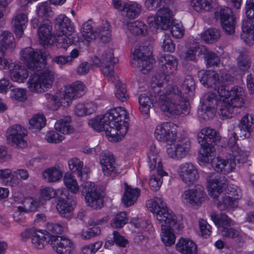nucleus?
Masks as SVG:
<instances>
[{
  "label": "nucleus",
  "mask_w": 254,
  "mask_h": 254,
  "mask_svg": "<svg viewBox=\"0 0 254 254\" xmlns=\"http://www.w3.org/2000/svg\"><path fill=\"white\" fill-rule=\"evenodd\" d=\"M127 116L124 108L118 107L111 109L104 115L90 119L88 125L98 131H106L107 135L112 138H121L128 130L127 123L124 121Z\"/></svg>",
  "instance_id": "nucleus-1"
},
{
  "label": "nucleus",
  "mask_w": 254,
  "mask_h": 254,
  "mask_svg": "<svg viewBox=\"0 0 254 254\" xmlns=\"http://www.w3.org/2000/svg\"><path fill=\"white\" fill-rule=\"evenodd\" d=\"M146 205L148 209L153 213L156 219L162 224V242L166 246H172L175 242L173 228L176 227L177 224V216L172 210L168 209L161 197H155L148 200Z\"/></svg>",
  "instance_id": "nucleus-2"
},
{
  "label": "nucleus",
  "mask_w": 254,
  "mask_h": 254,
  "mask_svg": "<svg viewBox=\"0 0 254 254\" xmlns=\"http://www.w3.org/2000/svg\"><path fill=\"white\" fill-rule=\"evenodd\" d=\"M182 97L178 87L171 85L162 87L158 100V106L169 117L176 118L182 114L187 115L190 111L188 98Z\"/></svg>",
  "instance_id": "nucleus-3"
},
{
  "label": "nucleus",
  "mask_w": 254,
  "mask_h": 254,
  "mask_svg": "<svg viewBox=\"0 0 254 254\" xmlns=\"http://www.w3.org/2000/svg\"><path fill=\"white\" fill-rule=\"evenodd\" d=\"M236 133L233 132L230 137L228 145L232 153L230 158L222 159L219 157L214 158L211 161V166L214 170L219 173L224 174L233 171L236 165L235 160L239 163H244L248 158L247 152L241 149L236 143Z\"/></svg>",
  "instance_id": "nucleus-4"
},
{
  "label": "nucleus",
  "mask_w": 254,
  "mask_h": 254,
  "mask_svg": "<svg viewBox=\"0 0 254 254\" xmlns=\"http://www.w3.org/2000/svg\"><path fill=\"white\" fill-rule=\"evenodd\" d=\"M170 3V0H162L158 6L162 7L158 10L155 17H148V23L151 27L164 30L171 26V33L172 36L181 38L184 34L183 26L180 23L172 24V12L169 7Z\"/></svg>",
  "instance_id": "nucleus-5"
},
{
  "label": "nucleus",
  "mask_w": 254,
  "mask_h": 254,
  "mask_svg": "<svg viewBox=\"0 0 254 254\" xmlns=\"http://www.w3.org/2000/svg\"><path fill=\"white\" fill-rule=\"evenodd\" d=\"M246 94L243 89L235 86L230 90L227 100L224 101L221 109L222 117L224 118H231L237 115L239 109L245 104Z\"/></svg>",
  "instance_id": "nucleus-6"
},
{
  "label": "nucleus",
  "mask_w": 254,
  "mask_h": 254,
  "mask_svg": "<svg viewBox=\"0 0 254 254\" xmlns=\"http://www.w3.org/2000/svg\"><path fill=\"white\" fill-rule=\"evenodd\" d=\"M224 101H225L220 98L215 92L206 93L200 101L201 108L198 110L199 117L205 121L212 119L218 109L222 116L221 109L223 108L222 104Z\"/></svg>",
  "instance_id": "nucleus-7"
},
{
  "label": "nucleus",
  "mask_w": 254,
  "mask_h": 254,
  "mask_svg": "<svg viewBox=\"0 0 254 254\" xmlns=\"http://www.w3.org/2000/svg\"><path fill=\"white\" fill-rule=\"evenodd\" d=\"M91 62L92 65L100 67L104 76L110 79H112L113 76L116 75L114 67L118 60L114 57L112 49L105 48L100 55V57L94 56L91 58Z\"/></svg>",
  "instance_id": "nucleus-8"
},
{
  "label": "nucleus",
  "mask_w": 254,
  "mask_h": 254,
  "mask_svg": "<svg viewBox=\"0 0 254 254\" xmlns=\"http://www.w3.org/2000/svg\"><path fill=\"white\" fill-rule=\"evenodd\" d=\"M55 78L53 72L46 69L40 75L33 74L30 76L28 82V88L32 92H44L52 87Z\"/></svg>",
  "instance_id": "nucleus-9"
},
{
  "label": "nucleus",
  "mask_w": 254,
  "mask_h": 254,
  "mask_svg": "<svg viewBox=\"0 0 254 254\" xmlns=\"http://www.w3.org/2000/svg\"><path fill=\"white\" fill-rule=\"evenodd\" d=\"M81 191L87 206L94 209L101 208L104 204L103 196L94 183L86 181L81 185Z\"/></svg>",
  "instance_id": "nucleus-10"
},
{
  "label": "nucleus",
  "mask_w": 254,
  "mask_h": 254,
  "mask_svg": "<svg viewBox=\"0 0 254 254\" xmlns=\"http://www.w3.org/2000/svg\"><path fill=\"white\" fill-rule=\"evenodd\" d=\"M161 85L159 83L155 86L152 84L149 95L142 94L138 97L139 110L145 119L149 117L150 109L152 106H158V100L162 87Z\"/></svg>",
  "instance_id": "nucleus-11"
},
{
  "label": "nucleus",
  "mask_w": 254,
  "mask_h": 254,
  "mask_svg": "<svg viewBox=\"0 0 254 254\" xmlns=\"http://www.w3.org/2000/svg\"><path fill=\"white\" fill-rule=\"evenodd\" d=\"M21 57L28 68L35 71L44 69L45 67V60L40 52L27 47L21 52Z\"/></svg>",
  "instance_id": "nucleus-12"
},
{
  "label": "nucleus",
  "mask_w": 254,
  "mask_h": 254,
  "mask_svg": "<svg viewBox=\"0 0 254 254\" xmlns=\"http://www.w3.org/2000/svg\"><path fill=\"white\" fill-rule=\"evenodd\" d=\"M215 16L219 20L225 32L229 34H233L236 26V18L232 9L228 7H221L215 12Z\"/></svg>",
  "instance_id": "nucleus-13"
},
{
  "label": "nucleus",
  "mask_w": 254,
  "mask_h": 254,
  "mask_svg": "<svg viewBox=\"0 0 254 254\" xmlns=\"http://www.w3.org/2000/svg\"><path fill=\"white\" fill-rule=\"evenodd\" d=\"M21 236L23 240L25 241L31 238L33 246L38 249H42L46 244H50L52 237V235L50 233L45 234L34 228L26 229L21 233Z\"/></svg>",
  "instance_id": "nucleus-14"
},
{
  "label": "nucleus",
  "mask_w": 254,
  "mask_h": 254,
  "mask_svg": "<svg viewBox=\"0 0 254 254\" xmlns=\"http://www.w3.org/2000/svg\"><path fill=\"white\" fill-rule=\"evenodd\" d=\"M85 92V86L83 82L76 81L65 87L64 92L61 95L60 103L64 107L68 106L73 99L82 97Z\"/></svg>",
  "instance_id": "nucleus-15"
},
{
  "label": "nucleus",
  "mask_w": 254,
  "mask_h": 254,
  "mask_svg": "<svg viewBox=\"0 0 254 254\" xmlns=\"http://www.w3.org/2000/svg\"><path fill=\"white\" fill-rule=\"evenodd\" d=\"M191 148V143L187 137L178 139L167 149L168 155L173 159L180 160L189 154Z\"/></svg>",
  "instance_id": "nucleus-16"
},
{
  "label": "nucleus",
  "mask_w": 254,
  "mask_h": 254,
  "mask_svg": "<svg viewBox=\"0 0 254 254\" xmlns=\"http://www.w3.org/2000/svg\"><path fill=\"white\" fill-rule=\"evenodd\" d=\"M100 163L104 175L112 178L121 173V169L116 164L115 158L111 153L103 151L100 156Z\"/></svg>",
  "instance_id": "nucleus-17"
},
{
  "label": "nucleus",
  "mask_w": 254,
  "mask_h": 254,
  "mask_svg": "<svg viewBox=\"0 0 254 254\" xmlns=\"http://www.w3.org/2000/svg\"><path fill=\"white\" fill-rule=\"evenodd\" d=\"M176 134L175 126L170 122H163L158 124L154 131V136L157 140L168 143L175 141Z\"/></svg>",
  "instance_id": "nucleus-18"
},
{
  "label": "nucleus",
  "mask_w": 254,
  "mask_h": 254,
  "mask_svg": "<svg viewBox=\"0 0 254 254\" xmlns=\"http://www.w3.org/2000/svg\"><path fill=\"white\" fill-rule=\"evenodd\" d=\"M26 135V130L19 125H14L7 130V141L10 145L19 148H24L27 145L23 137Z\"/></svg>",
  "instance_id": "nucleus-19"
},
{
  "label": "nucleus",
  "mask_w": 254,
  "mask_h": 254,
  "mask_svg": "<svg viewBox=\"0 0 254 254\" xmlns=\"http://www.w3.org/2000/svg\"><path fill=\"white\" fill-rule=\"evenodd\" d=\"M206 179L209 195L214 198L217 197L227 185L226 178L224 176L209 173L207 174Z\"/></svg>",
  "instance_id": "nucleus-20"
},
{
  "label": "nucleus",
  "mask_w": 254,
  "mask_h": 254,
  "mask_svg": "<svg viewBox=\"0 0 254 254\" xmlns=\"http://www.w3.org/2000/svg\"><path fill=\"white\" fill-rule=\"evenodd\" d=\"M205 195L204 188L197 185L192 189L185 190L182 198L186 203L192 206H198L204 201Z\"/></svg>",
  "instance_id": "nucleus-21"
},
{
  "label": "nucleus",
  "mask_w": 254,
  "mask_h": 254,
  "mask_svg": "<svg viewBox=\"0 0 254 254\" xmlns=\"http://www.w3.org/2000/svg\"><path fill=\"white\" fill-rule=\"evenodd\" d=\"M178 173L181 180L188 185L193 184L199 178L196 168L190 162L182 163L179 166Z\"/></svg>",
  "instance_id": "nucleus-22"
},
{
  "label": "nucleus",
  "mask_w": 254,
  "mask_h": 254,
  "mask_svg": "<svg viewBox=\"0 0 254 254\" xmlns=\"http://www.w3.org/2000/svg\"><path fill=\"white\" fill-rule=\"evenodd\" d=\"M50 244L58 254H70L73 248L70 240L58 235H52Z\"/></svg>",
  "instance_id": "nucleus-23"
},
{
  "label": "nucleus",
  "mask_w": 254,
  "mask_h": 254,
  "mask_svg": "<svg viewBox=\"0 0 254 254\" xmlns=\"http://www.w3.org/2000/svg\"><path fill=\"white\" fill-rule=\"evenodd\" d=\"M159 64L160 70L165 75H170L177 70V61L171 55H167L161 57L159 60Z\"/></svg>",
  "instance_id": "nucleus-24"
},
{
  "label": "nucleus",
  "mask_w": 254,
  "mask_h": 254,
  "mask_svg": "<svg viewBox=\"0 0 254 254\" xmlns=\"http://www.w3.org/2000/svg\"><path fill=\"white\" fill-rule=\"evenodd\" d=\"M238 127L240 137L249 138L254 129V116L248 114L245 115L240 120Z\"/></svg>",
  "instance_id": "nucleus-25"
},
{
  "label": "nucleus",
  "mask_w": 254,
  "mask_h": 254,
  "mask_svg": "<svg viewBox=\"0 0 254 254\" xmlns=\"http://www.w3.org/2000/svg\"><path fill=\"white\" fill-rule=\"evenodd\" d=\"M233 77L230 74L223 73L221 76V79L215 86L214 89L217 91L218 96L224 98L222 100H227L230 93L228 85L233 81Z\"/></svg>",
  "instance_id": "nucleus-26"
},
{
  "label": "nucleus",
  "mask_w": 254,
  "mask_h": 254,
  "mask_svg": "<svg viewBox=\"0 0 254 254\" xmlns=\"http://www.w3.org/2000/svg\"><path fill=\"white\" fill-rule=\"evenodd\" d=\"M254 19H246L243 21L242 25L241 39L249 46L254 44Z\"/></svg>",
  "instance_id": "nucleus-27"
},
{
  "label": "nucleus",
  "mask_w": 254,
  "mask_h": 254,
  "mask_svg": "<svg viewBox=\"0 0 254 254\" xmlns=\"http://www.w3.org/2000/svg\"><path fill=\"white\" fill-rule=\"evenodd\" d=\"M198 141L205 143H217L220 140V136L218 132L210 127L202 128L197 135Z\"/></svg>",
  "instance_id": "nucleus-28"
},
{
  "label": "nucleus",
  "mask_w": 254,
  "mask_h": 254,
  "mask_svg": "<svg viewBox=\"0 0 254 254\" xmlns=\"http://www.w3.org/2000/svg\"><path fill=\"white\" fill-rule=\"evenodd\" d=\"M28 16L25 13H17L11 20V24L17 38H21L23 34V29L28 22Z\"/></svg>",
  "instance_id": "nucleus-29"
},
{
  "label": "nucleus",
  "mask_w": 254,
  "mask_h": 254,
  "mask_svg": "<svg viewBox=\"0 0 254 254\" xmlns=\"http://www.w3.org/2000/svg\"><path fill=\"white\" fill-rule=\"evenodd\" d=\"M200 82L206 87H215L221 79V76L214 70H207L204 72H199Z\"/></svg>",
  "instance_id": "nucleus-30"
},
{
  "label": "nucleus",
  "mask_w": 254,
  "mask_h": 254,
  "mask_svg": "<svg viewBox=\"0 0 254 254\" xmlns=\"http://www.w3.org/2000/svg\"><path fill=\"white\" fill-rule=\"evenodd\" d=\"M142 10V6L136 2L125 3L122 14L127 19H133L137 17Z\"/></svg>",
  "instance_id": "nucleus-31"
},
{
  "label": "nucleus",
  "mask_w": 254,
  "mask_h": 254,
  "mask_svg": "<svg viewBox=\"0 0 254 254\" xmlns=\"http://www.w3.org/2000/svg\"><path fill=\"white\" fill-rule=\"evenodd\" d=\"M55 24L59 31L58 33H61L64 34L66 32L72 33L74 31L70 19L64 14L57 16L55 19Z\"/></svg>",
  "instance_id": "nucleus-32"
},
{
  "label": "nucleus",
  "mask_w": 254,
  "mask_h": 254,
  "mask_svg": "<svg viewBox=\"0 0 254 254\" xmlns=\"http://www.w3.org/2000/svg\"><path fill=\"white\" fill-rule=\"evenodd\" d=\"M177 250L182 254H197V247L192 241L182 238L177 244Z\"/></svg>",
  "instance_id": "nucleus-33"
},
{
  "label": "nucleus",
  "mask_w": 254,
  "mask_h": 254,
  "mask_svg": "<svg viewBox=\"0 0 254 254\" xmlns=\"http://www.w3.org/2000/svg\"><path fill=\"white\" fill-rule=\"evenodd\" d=\"M125 190L122 200L124 205L128 207L136 202L140 194V190L137 188H132L127 183H125Z\"/></svg>",
  "instance_id": "nucleus-34"
},
{
  "label": "nucleus",
  "mask_w": 254,
  "mask_h": 254,
  "mask_svg": "<svg viewBox=\"0 0 254 254\" xmlns=\"http://www.w3.org/2000/svg\"><path fill=\"white\" fill-rule=\"evenodd\" d=\"M97 108V104L93 102L79 103L75 106L74 112L77 116L83 117L93 114Z\"/></svg>",
  "instance_id": "nucleus-35"
},
{
  "label": "nucleus",
  "mask_w": 254,
  "mask_h": 254,
  "mask_svg": "<svg viewBox=\"0 0 254 254\" xmlns=\"http://www.w3.org/2000/svg\"><path fill=\"white\" fill-rule=\"evenodd\" d=\"M11 68L9 70L12 80L17 82H23L28 76L27 70L18 64L11 65Z\"/></svg>",
  "instance_id": "nucleus-36"
},
{
  "label": "nucleus",
  "mask_w": 254,
  "mask_h": 254,
  "mask_svg": "<svg viewBox=\"0 0 254 254\" xmlns=\"http://www.w3.org/2000/svg\"><path fill=\"white\" fill-rule=\"evenodd\" d=\"M38 33L42 43L44 45L49 44L52 37V23L46 21L40 24L38 28Z\"/></svg>",
  "instance_id": "nucleus-37"
},
{
  "label": "nucleus",
  "mask_w": 254,
  "mask_h": 254,
  "mask_svg": "<svg viewBox=\"0 0 254 254\" xmlns=\"http://www.w3.org/2000/svg\"><path fill=\"white\" fill-rule=\"evenodd\" d=\"M113 76L112 79H110L109 78L108 79L115 84L116 88L115 91L116 98L122 102L127 101L129 96L127 93L126 85L119 80L118 75H115Z\"/></svg>",
  "instance_id": "nucleus-38"
},
{
  "label": "nucleus",
  "mask_w": 254,
  "mask_h": 254,
  "mask_svg": "<svg viewBox=\"0 0 254 254\" xmlns=\"http://www.w3.org/2000/svg\"><path fill=\"white\" fill-rule=\"evenodd\" d=\"M157 175H153L151 176L149 181V186L153 191L158 190L162 184V178L164 176L168 175L167 173L163 170V165L162 163L159 164L157 167Z\"/></svg>",
  "instance_id": "nucleus-39"
},
{
  "label": "nucleus",
  "mask_w": 254,
  "mask_h": 254,
  "mask_svg": "<svg viewBox=\"0 0 254 254\" xmlns=\"http://www.w3.org/2000/svg\"><path fill=\"white\" fill-rule=\"evenodd\" d=\"M64 195H60L59 197L56 208L62 217L70 218L72 216L73 207L64 200Z\"/></svg>",
  "instance_id": "nucleus-40"
},
{
  "label": "nucleus",
  "mask_w": 254,
  "mask_h": 254,
  "mask_svg": "<svg viewBox=\"0 0 254 254\" xmlns=\"http://www.w3.org/2000/svg\"><path fill=\"white\" fill-rule=\"evenodd\" d=\"M153 63L154 60L152 58H133L131 61L132 66L136 67L139 71L144 74L147 73L152 69Z\"/></svg>",
  "instance_id": "nucleus-41"
},
{
  "label": "nucleus",
  "mask_w": 254,
  "mask_h": 254,
  "mask_svg": "<svg viewBox=\"0 0 254 254\" xmlns=\"http://www.w3.org/2000/svg\"><path fill=\"white\" fill-rule=\"evenodd\" d=\"M61 170L55 167H50L44 170L42 174L43 178L48 183L56 182L62 177Z\"/></svg>",
  "instance_id": "nucleus-42"
},
{
  "label": "nucleus",
  "mask_w": 254,
  "mask_h": 254,
  "mask_svg": "<svg viewBox=\"0 0 254 254\" xmlns=\"http://www.w3.org/2000/svg\"><path fill=\"white\" fill-rule=\"evenodd\" d=\"M71 121L70 117L66 116L57 121L55 124V128L57 131L67 134L72 133L73 128L69 125Z\"/></svg>",
  "instance_id": "nucleus-43"
},
{
  "label": "nucleus",
  "mask_w": 254,
  "mask_h": 254,
  "mask_svg": "<svg viewBox=\"0 0 254 254\" xmlns=\"http://www.w3.org/2000/svg\"><path fill=\"white\" fill-rule=\"evenodd\" d=\"M14 40L13 34L9 31H3L0 34V50L2 56L5 50L13 47L14 45Z\"/></svg>",
  "instance_id": "nucleus-44"
},
{
  "label": "nucleus",
  "mask_w": 254,
  "mask_h": 254,
  "mask_svg": "<svg viewBox=\"0 0 254 254\" xmlns=\"http://www.w3.org/2000/svg\"><path fill=\"white\" fill-rule=\"evenodd\" d=\"M66 191H64L61 190H54L52 188L47 187L41 190V198L40 200L43 201L44 200H49L53 197H56L58 199L60 195H64L67 199L69 198L66 195Z\"/></svg>",
  "instance_id": "nucleus-45"
},
{
  "label": "nucleus",
  "mask_w": 254,
  "mask_h": 254,
  "mask_svg": "<svg viewBox=\"0 0 254 254\" xmlns=\"http://www.w3.org/2000/svg\"><path fill=\"white\" fill-rule=\"evenodd\" d=\"M96 38H98L103 43H108L111 40V31L109 23L106 22L95 31Z\"/></svg>",
  "instance_id": "nucleus-46"
},
{
  "label": "nucleus",
  "mask_w": 254,
  "mask_h": 254,
  "mask_svg": "<svg viewBox=\"0 0 254 254\" xmlns=\"http://www.w3.org/2000/svg\"><path fill=\"white\" fill-rule=\"evenodd\" d=\"M127 28L130 33L136 36L144 35L147 31L146 24L138 20L128 23Z\"/></svg>",
  "instance_id": "nucleus-47"
},
{
  "label": "nucleus",
  "mask_w": 254,
  "mask_h": 254,
  "mask_svg": "<svg viewBox=\"0 0 254 254\" xmlns=\"http://www.w3.org/2000/svg\"><path fill=\"white\" fill-rule=\"evenodd\" d=\"M237 206L235 199L229 195L224 194L217 203V207L221 211L233 209Z\"/></svg>",
  "instance_id": "nucleus-48"
},
{
  "label": "nucleus",
  "mask_w": 254,
  "mask_h": 254,
  "mask_svg": "<svg viewBox=\"0 0 254 254\" xmlns=\"http://www.w3.org/2000/svg\"><path fill=\"white\" fill-rule=\"evenodd\" d=\"M57 40L59 47L64 49H66L69 45H71L75 42V37L72 33L66 32L65 34H57Z\"/></svg>",
  "instance_id": "nucleus-49"
},
{
  "label": "nucleus",
  "mask_w": 254,
  "mask_h": 254,
  "mask_svg": "<svg viewBox=\"0 0 254 254\" xmlns=\"http://www.w3.org/2000/svg\"><path fill=\"white\" fill-rule=\"evenodd\" d=\"M44 202H42V200H39V202L32 197H27L25 198L23 201V207L19 206L17 208V210L19 212L23 211H35L38 206L40 204H44Z\"/></svg>",
  "instance_id": "nucleus-50"
},
{
  "label": "nucleus",
  "mask_w": 254,
  "mask_h": 254,
  "mask_svg": "<svg viewBox=\"0 0 254 254\" xmlns=\"http://www.w3.org/2000/svg\"><path fill=\"white\" fill-rule=\"evenodd\" d=\"M158 150L155 145H152L150 146L147 156L148 164L151 171L153 170L156 168L157 164V166H159V164L162 163L158 155Z\"/></svg>",
  "instance_id": "nucleus-51"
},
{
  "label": "nucleus",
  "mask_w": 254,
  "mask_h": 254,
  "mask_svg": "<svg viewBox=\"0 0 254 254\" xmlns=\"http://www.w3.org/2000/svg\"><path fill=\"white\" fill-rule=\"evenodd\" d=\"M195 88V82L193 77L190 75H187L184 80V83L182 84V89L184 91V94H188L186 99L191 98L193 94V92Z\"/></svg>",
  "instance_id": "nucleus-52"
},
{
  "label": "nucleus",
  "mask_w": 254,
  "mask_h": 254,
  "mask_svg": "<svg viewBox=\"0 0 254 254\" xmlns=\"http://www.w3.org/2000/svg\"><path fill=\"white\" fill-rule=\"evenodd\" d=\"M211 218L216 225L222 227L223 229L228 228L227 227L233 225V222L231 219L223 213H222L220 216L215 213L212 214L211 215Z\"/></svg>",
  "instance_id": "nucleus-53"
},
{
  "label": "nucleus",
  "mask_w": 254,
  "mask_h": 254,
  "mask_svg": "<svg viewBox=\"0 0 254 254\" xmlns=\"http://www.w3.org/2000/svg\"><path fill=\"white\" fill-rule=\"evenodd\" d=\"M36 14L39 17L47 18L53 15L54 12L50 4L47 2H43L36 6Z\"/></svg>",
  "instance_id": "nucleus-54"
},
{
  "label": "nucleus",
  "mask_w": 254,
  "mask_h": 254,
  "mask_svg": "<svg viewBox=\"0 0 254 254\" xmlns=\"http://www.w3.org/2000/svg\"><path fill=\"white\" fill-rule=\"evenodd\" d=\"M212 0H192L191 4L198 12L208 11L212 8Z\"/></svg>",
  "instance_id": "nucleus-55"
},
{
  "label": "nucleus",
  "mask_w": 254,
  "mask_h": 254,
  "mask_svg": "<svg viewBox=\"0 0 254 254\" xmlns=\"http://www.w3.org/2000/svg\"><path fill=\"white\" fill-rule=\"evenodd\" d=\"M220 37L219 31L215 28H210L201 34V38L208 43L216 42Z\"/></svg>",
  "instance_id": "nucleus-56"
},
{
  "label": "nucleus",
  "mask_w": 254,
  "mask_h": 254,
  "mask_svg": "<svg viewBox=\"0 0 254 254\" xmlns=\"http://www.w3.org/2000/svg\"><path fill=\"white\" fill-rule=\"evenodd\" d=\"M81 33L83 38L88 42L96 39L95 31L93 30L91 21H88L83 24Z\"/></svg>",
  "instance_id": "nucleus-57"
},
{
  "label": "nucleus",
  "mask_w": 254,
  "mask_h": 254,
  "mask_svg": "<svg viewBox=\"0 0 254 254\" xmlns=\"http://www.w3.org/2000/svg\"><path fill=\"white\" fill-rule=\"evenodd\" d=\"M64 185L73 193L79 191V186L74 177L71 174L66 173L64 177Z\"/></svg>",
  "instance_id": "nucleus-58"
},
{
  "label": "nucleus",
  "mask_w": 254,
  "mask_h": 254,
  "mask_svg": "<svg viewBox=\"0 0 254 254\" xmlns=\"http://www.w3.org/2000/svg\"><path fill=\"white\" fill-rule=\"evenodd\" d=\"M127 221V214L125 212H121L117 214L112 220L111 225L113 228H120L125 225Z\"/></svg>",
  "instance_id": "nucleus-59"
},
{
  "label": "nucleus",
  "mask_w": 254,
  "mask_h": 254,
  "mask_svg": "<svg viewBox=\"0 0 254 254\" xmlns=\"http://www.w3.org/2000/svg\"><path fill=\"white\" fill-rule=\"evenodd\" d=\"M68 165L69 169L73 173H76L78 176L82 178L83 174L81 172L83 164L82 161L76 158L69 160Z\"/></svg>",
  "instance_id": "nucleus-60"
},
{
  "label": "nucleus",
  "mask_w": 254,
  "mask_h": 254,
  "mask_svg": "<svg viewBox=\"0 0 254 254\" xmlns=\"http://www.w3.org/2000/svg\"><path fill=\"white\" fill-rule=\"evenodd\" d=\"M29 125L32 128L41 129L46 125V119L43 115L37 114L29 121Z\"/></svg>",
  "instance_id": "nucleus-61"
},
{
  "label": "nucleus",
  "mask_w": 254,
  "mask_h": 254,
  "mask_svg": "<svg viewBox=\"0 0 254 254\" xmlns=\"http://www.w3.org/2000/svg\"><path fill=\"white\" fill-rule=\"evenodd\" d=\"M151 51L148 46H140L133 52V57L135 59L151 58Z\"/></svg>",
  "instance_id": "nucleus-62"
},
{
  "label": "nucleus",
  "mask_w": 254,
  "mask_h": 254,
  "mask_svg": "<svg viewBox=\"0 0 254 254\" xmlns=\"http://www.w3.org/2000/svg\"><path fill=\"white\" fill-rule=\"evenodd\" d=\"M10 97L19 102H24L27 99L26 91L23 88H13L11 90Z\"/></svg>",
  "instance_id": "nucleus-63"
},
{
  "label": "nucleus",
  "mask_w": 254,
  "mask_h": 254,
  "mask_svg": "<svg viewBox=\"0 0 254 254\" xmlns=\"http://www.w3.org/2000/svg\"><path fill=\"white\" fill-rule=\"evenodd\" d=\"M221 233L223 236L231 238L237 242H240L242 240V236L241 233L234 229H223L221 231Z\"/></svg>",
  "instance_id": "nucleus-64"
}]
</instances>
